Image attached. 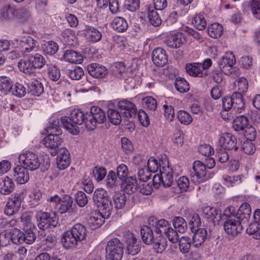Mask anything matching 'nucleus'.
<instances>
[{
    "mask_svg": "<svg viewBox=\"0 0 260 260\" xmlns=\"http://www.w3.org/2000/svg\"><path fill=\"white\" fill-rule=\"evenodd\" d=\"M158 220L154 216H151L147 220V248L149 251L153 250L157 253H161L165 250L166 242L160 236L154 235V228L156 227Z\"/></svg>",
    "mask_w": 260,
    "mask_h": 260,
    "instance_id": "nucleus-1",
    "label": "nucleus"
},
{
    "mask_svg": "<svg viewBox=\"0 0 260 260\" xmlns=\"http://www.w3.org/2000/svg\"><path fill=\"white\" fill-rule=\"evenodd\" d=\"M85 114L79 109L72 111L70 117L61 118L60 121L63 126L70 133L77 135L79 132V125L82 124L85 120Z\"/></svg>",
    "mask_w": 260,
    "mask_h": 260,
    "instance_id": "nucleus-2",
    "label": "nucleus"
},
{
    "mask_svg": "<svg viewBox=\"0 0 260 260\" xmlns=\"http://www.w3.org/2000/svg\"><path fill=\"white\" fill-rule=\"evenodd\" d=\"M94 204L103 212L105 216L109 217L113 210V205L107 191L102 188L96 189L93 195Z\"/></svg>",
    "mask_w": 260,
    "mask_h": 260,
    "instance_id": "nucleus-3",
    "label": "nucleus"
},
{
    "mask_svg": "<svg viewBox=\"0 0 260 260\" xmlns=\"http://www.w3.org/2000/svg\"><path fill=\"white\" fill-rule=\"evenodd\" d=\"M106 260H121L123 254V245L117 238L110 240L106 248Z\"/></svg>",
    "mask_w": 260,
    "mask_h": 260,
    "instance_id": "nucleus-4",
    "label": "nucleus"
},
{
    "mask_svg": "<svg viewBox=\"0 0 260 260\" xmlns=\"http://www.w3.org/2000/svg\"><path fill=\"white\" fill-rule=\"evenodd\" d=\"M38 225L41 231L56 227L58 218L54 214L39 211L36 215Z\"/></svg>",
    "mask_w": 260,
    "mask_h": 260,
    "instance_id": "nucleus-5",
    "label": "nucleus"
},
{
    "mask_svg": "<svg viewBox=\"0 0 260 260\" xmlns=\"http://www.w3.org/2000/svg\"><path fill=\"white\" fill-rule=\"evenodd\" d=\"M122 241L125 243L126 252L128 254L134 255L140 250L139 242L137 241L135 235L129 231H125L122 234Z\"/></svg>",
    "mask_w": 260,
    "mask_h": 260,
    "instance_id": "nucleus-6",
    "label": "nucleus"
},
{
    "mask_svg": "<svg viewBox=\"0 0 260 260\" xmlns=\"http://www.w3.org/2000/svg\"><path fill=\"white\" fill-rule=\"evenodd\" d=\"M19 161L23 165V167L31 171L38 169L40 166L38 155L30 151L20 154Z\"/></svg>",
    "mask_w": 260,
    "mask_h": 260,
    "instance_id": "nucleus-7",
    "label": "nucleus"
},
{
    "mask_svg": "<svg viewBox=\"0 0 260 260\" xmlns=\"http://www.w3.org/2000/svg\"><path fill=\"white\" fill-rule=\"evenodd\" d=\"M242 220L237 216L228 217L223 224L225 232L233 236L237 235L243 230Z\"/></svg>",
    "mask_w": 260,
    "mask_h": 260,
    "instance_id": "nucleus-8",
    "label": "nucleus"
},
{
    "mask_svg": "<svg viewBox=\"0 0 260 260\" xmlns=\"http://www.w3.org/2000/svg\"><path fill=\"white\" fill-rule=\"evenodd\" d=\"M22 194L21 193H15L9 198V200L5 206L4 213L8 216L15 214L20 209L22 201Z\"/></svg>",
    "mask_w": 260,
    "mask_h": 260,
    "instance_id": "nucleus-9",
    "label": "nucleus"
},
{
    "mask_svg": "<svg viewBox=\"0 0 260 260\" xmlns=\"http://www.w3.org/2000/svg\"><path fill=\"white\" fill-rule=\"evenodd\" d=\"M191 173L192 179L194 182H201L206 179V167L200 161H195Z\"/></svg>",
    "mask_w": 260,
    "mask_h": 260,
    "instance_id": "nucleus-10",
    "label": "nucleus"
},
{
    "mask_svg": "<svg viewBox=\"0 0 260 260\" xmlns=\"http://www.w3.org/2000/svg\"><path fill=\"white\" fill-rule=\"evenodd\" d=\"M118 106L123 110V115L127 118H133L137 115V108L135 105L127 100H122L118 102Z\"/></svg>",
    "mask_w": 260,
    "mask_h": 260,
    "instance_id": "nucleus-11",
    "label": "nucleus"
},
{
    "mask_svg": "<svg viewBox=\"0 0 260 260\" xmlns=\"http://www.w3.org/2000/svg\"><path fill=\"white\" fill-rule=\"evenodd\" d=\"M185 43V36L181 32L169 35L166 37L165 40L166 44L172 48H179Z\"/></svg>",
    "mask_w": 260,
    "mask_h": 260,
    "instance_id": "nucleus-12",
    "label": "nucleus"
},
{
    "mask_svg": "<svg viewBox=\"0 0 260 260\" xmlns=\"http://www.w3.org/2000/svg\"><path fill=\"white\" fill-rule=\"evenodd\" d=\"M152 60L158 67H163L168 62V55L166 52L161 48H156L152 53Z\"/></svg>",
    "mask_w": 260,
    "mask_h": 260,
    "instance_id": "nucleus-13",
    "label": "nucleus"
},
{
    "mask_svg": "<svg viewBox=\"0 0 260 260\" xmlns=\"http://www.w3.org/2000/svg\"><path fill=\"white\" fill-rule=\"evenodd\" d=\"M70 152L67 149L61 148L59 149V154L56 158V165L58 169L64 170L70 165Z\"/></svg>",
    "mask_w": 260,
    "mask_h": 260,
    "instance_id": "nucleus-14",
    "label": "nucleus"
},
{
    "mask_svg": "<svg viewBox=\"0 0 260 260\" xmlns=\"http://www.w3.org/2000/svg\"><path fill=\"white\" fill-rule=\"evenodd\" d=\"M87 71L95 78H103L108 74V71L104 66L96 63L89 64L87 66Z\"/></svg>",
    "mask_w": 260,
    "mask_h": 260,
    "instance_id": "nucleus-15",
    "label": "nucleus"
},
{
    "mask_svg": "<svg viewBox=\"0 0 260 260\" xmlns=\"http://www.w3.org/2000/svg\"><path fill=\"white\" fill-rule=\"evenodd\" d=\"M221 146L224 150H232L237 151L238 147L236 145L237 140L235 137L230 134H225L220 139Z\"/></svg>",
    "mask_w": 260,
    "mask_h": 260,
    "instance_id": "nucleus-16",
    "label": "nucleus"
},
{
    "mask_svg": "<svg viewBox=\"0 0 260 260\" xmlns=\"http://www.w3.org/2000/svg\"><path fill=\"white\" fill-rule=\"evenodd\" d=\"M28 169L22 166H17L13 170L14 177L16 181L19 184H24L29 179Z\"/></svg>",
    "mask_w": 260,
    "mask_h": 260,
    "instance_id": "nucleus-17",
    "label": "nucleus"
},
{
    "mask_svg": "<svg viewBox=\"0 0 260 260\" xmlns=\"http://www.w3.org/2000/svg\"><path fill=\"white\" fill-rule=\"evenodd\" d=\"M107 217L103 212H96L88 218V225L92 230L96 229L101 226L105 222V218Z\"/></svg>",
    "mask_w": 260,
    "mask_h": 260,
    "instance_id": "nucleus-18",
    "label": "nucleus"
},
{
    "mask_svg": "<svg viewBox=\"0 0 260 260\" xmlns=\"http://www.w3.org/2000/svg\"><path fill=\"white\" fill-rule=\"evenodd\" d=\"M62 140L60 135L50 133L43 140V144L50 149L57 148L62 143Z\"/></svg>",
    "mask_w": 260,
    "mask_h": 260,
    "instance_id": "nucleus-19",
    "label": "nucleus"
},
{
    "mask_svg": "<svg viewBox=\"0 0 260 260\" xmlns=\"http://www.w3.org/2000/svg\"><path fill=\"white\" fill-rule=\"evenodd\" d=\"M15 188L13 181L8 176L0 179V192L4 195L10 194Z\"/></svg>",
    "mask_w": 260,
    "mask_h": 260,
    "instance_id": "nucleus-20",
    "label": "nucleus"
},
{
    "mask_svg": "<svg viewBox=\"0 0 260 260\" xmlns=\"http://www.w3.org/2000/svg\"><path fill=\"white\" fill-rule=\"evenodd\" d=\"M18 67L21 72L25 74L32 75L36 73V69L29 57L26 59H20L18 63Z\"/></svg>",
    "mask_w": 260,
    "mask_h": 260,
    "instance_id": "nucleus-21",
    "label": "nucleus"
},
{
    "mask_svg": "<svg viewBox=\"0 0 260 260\" xmlns=\"http://www.w3.org/2000/svg\"><path fill=\"white\" fill-rule=\"evenodd\" d=\"M185 69L187 73L192 76L204 77L207 75L206 71L203 72L201 70V64L199 63L187 64Z\"/></svg>",
    "mask_w": 260,
    "mask_h": 260,
    "instance_id": "nucleus-22",
    "label": "nucleus"
},
{
    "mask_svg": "<svg viewBox=\"0 0 260 260\" xmlns=\"http://www.w3.org/2000/svg\"><path fill=\"white\" fill-rule=\"evenodd\" d=\"M16 9L10 5H6L2 7L0 11V15L2 18L5 20L10 21L14 20L17 16Z\"/></svg>",
    "mask_w": 260,
    "mask_h": 260,
    "instance_id": "nucleus-23",
    "label": "nucleus"
},
{
    "mask_svg": "<svg viewBox=\"0 0 260 260\" xmlns=\"http://www.w3.org/2000/svg\"><path fill=\"white\" fill-rule=\"evenodd\" d=\"M194 233L192 237L193 245L195 247L201 246L205 241L207 236V231L203 228L194 229Z\"/></svg>",
    "mask_w": 260,
    "mask_h": 260,
    "instance_id": "nucleus-24",
    "label": "nucleus"
},
{
    "mask_svg": "<svg viewBox=\"0 0 260 260\" xmlns=\"http://www.w3.org/2000/svg\"><path fill=\"white\" fill-rule=\"evenodd\" d=\"M63 247L66 249L74 247L79 242L71 231L65 232L61 239Z\"/></svg>",
    "mask_w": 260,
    "mask_h": 260,
    "instance_id": "nucleus-25",
    "label": "nucleus"
},
{
    "mask_svg": "<svg viewBox=\"0 0 260 260\" xmlns=\"http://www.w3.org/2000/svg\"><path fill=\"white\" fill-rule=\"evenodd\" d=\"M70 231L79 242H81L86 238L87 235L86 228L80 223L75 224Z\"/></svg>",
    "mask_w": 260,
    "mask_h": 260,
    "instance_id": "nucleus-26",
    "label": "nucleus"
},
{
    "mask_svg": "<svg viewBox=\"0 0 260 260\" xmlns=\"http://www.w3.org/2000/svg\"><path fill=\"white\" fill-rule=\"evenodd\" d=\"M59 207L58 211L60 213H64L68 211H72L73 210V200L69 196H66L63 197V199L60 200Z\"/></svg>",
    "mask_w": 260,
    "mask_h": 260,
    "instance_id": "nucleus-27",
    "label": "nucleus"
},
{
    "mask_svg": "<svg viewBox=\"0 0 260 260\" xmlns=\"http://www.w3.org/2000/svg\"><path fill=\"white\" fill-rule=\"evenodd\" d=\"M90 113L97 124H102L107 119L105 112L99 107H92L90 109Z\"/></svg>",
    "mask_w": 260,
    "mask_h": 260,
    "instance_id": "nucleus-28",
    "label": "nucleus"
},
{
    "mask_svg": "<svg viewBox=\"0 0 260 260\" xmlns=\"http://www.w3.org/2000/svg\"><path fill=\"white\" fill-rule=\"evenodd\" d=\"M249 125V120L247 116L241 115L237 117L233 121V127L236 131L244 130Z\"/></svg>",
    "mask_w": 260,
    "mask_h": 260,
    "instance_id": "nucleus-29",
    "label": "nucleus"
},
{
    "mask_svg": "<svg viewBox=\"0 0 260 260\" xmlns=\"http://www.w3.org/2000/svg\"><path fill=\"white\" fill-rule=\"evenodd\" d=\"M138 177L139 180L138 190L143 195H145L146 194V186L145 185L146 174L145 168H142L139 169Z\"/></svg>",
    "mask_w": 260,
    "mask_h": 260,
    "instance_id": "nucleus-30",
    "label": "nucleus"
},
{
    "mask_svg": "<svg viewBox=\"0 0 260 260\" xmlns=\"http://www.w3.org/2000/svg\"><path fill=\"white\" fill-rule=\"evenodd\" d=\"M63 57L66 61L71 63H80L82 60V55L72 50H67Z\"/></svg>",
    "mask_w": 260,
    "mask_h": 260,
    "instance_id": "nucleus-31",
    "label": "nucleus"
},
{
    "mask_svg": "<svg viewBox=\"0 0 260 260\" xmlns=\"http://www.w3.org/2000/svg\"><path fill=\"white\" fill-rule=\"evenodd\" d=\"M251 209L250 205L248 203L242 204L237 212L238 217L241 219L242 221H246L250 218Z\"/></svg>",
    "mask_w": 260,
    "mask_h": 260,
    "instance_id": "nucleus-32",
    "label": "nucleus"
},
{
    "mask_svg": "<svg viewBox=\"0 0 260 260\" xmlns=\"http://www.w3.org/2000/svg\"><path fill=\"white\" fill-rule=\"evenodd\" d=\"M43 45V51L44 53L48 55H53L58 50V45L57 43L52 41H44Z\"/></svg>",
    "mask_w": 260,
    "mask_h": 260,
    "instance_id": "nucleus-33",
    "label": "nucleus"
},
{
    "mask_svg": "<svg viewBox=\"0 0 260 260\" xmlns=\"http://www.w3.org/2000/svg\"><path fill=\"white\" fill-rule=\"evenodd\" d=\"M39 237L42 242H45L50 247L54 246L57 242L56 238L54 235L50 233L47 234L45 231L39 232Z\"/></svg>",
    "mask_w": 260,
    "mask_h": 260,
    "instance_id": "nucleus-34",
    "label": "nucleus"
},
{
    "mask_svg": "<svg viewBox=\"0 0 260 260\" xmlns=\"http://www.w3.org/2000/svg\"><path fill=\"white\" fill-rule=\"evenodd\" d=\"M108 117L111 123L117 125L121 122V116L115 109L109 108L107 112Z\"/></svg>",
    "mask_w": 260,
    "mask_h": 260,
    "instance_id": "nucleus-35",
    "label": "nucleus"
},
{
    "mask_svg": "<svg viewBox=\"0 0 260 260\" xmlns=\"http://www.w3.org/2000/svg\"><path fill=\"white\" fill-rule=\"evenodd\" d=\"M114 29L119 32H123L128 28V24L124 18L121 17H116L112 22Z\"/></svg>",
    "mask_w": 260,
    "mask_h": 260,
    "instance_id": "nucleus-36",
    "label": "nucleus"
},
{
    "mask_svg": "<svg viewBox=\"0 0 260 260\" xmlns=\"http://www.w3.org/2000/svg\"><path fill=\"white\" fill-rule=\"evenodd\" d=\"M222 25L217 23L212 24L208 28V33L213 38L220 37L222 34Z\"/></svg>",
    "mask_w": 260,
    "mask_h": 260,
    "instance_id": "nucleus-37",
    "label": "nucleus"
},
{
    "mask_svg": "<svg viewBox=\"0 0 260 260\" xmlns=\"http://www.w3.org/2000/svg\"><path fill=\"white\" fill-rule=\"evenodd\" d=\"M147 17L151 24L155 27L158 26L161 23V20L156 10L151 9L149 7Z\"/></svg>",
    "mask_w": 260,
    "mask_h": 260,
    "instance_id": "nucleus-38",
    "label": "nucleus"
},
{
    "mask_svg": "<svg viewBox=\"0 0 260 260\" xmlns=\"http://www.w3.org/2000/svg\"><path fill=\"white\" fill-rule=\"evenodd\" d=\"M136 180L132 177H128L125 180L124 191L127 194L134 193L138 189Z\"/></svg>",
    "mask_w": 260,
    "mask_h": 260,
    "instance_id": "nucleus-39",
    "label": "nucleus"
},
{
    "mask_svg": "<svg viewBox=\"0 0 260 260\" xmlns=\"http://www.w3.org/2000/svg\"><path fill=\"white\" fill-rule=\"evenodd\" d=\"M12 89V82L10 79L6 76L0 77V91L7 94Z\"/></svg>",
    "mask_w": 260,
    "mask_h": 260,
    "instance_id": "nucleus-40",
    "label": "nucleus"
},
{
    "mask_svg": "<svg viewBox=\"0 0 260 260\" xmlns=\"http://www.w3.org/2000/svg\"><path fill=\"white\" fill-rule=\"evenodd\" d=\"M232 102L234 109L242 110L244 106V102L242 95L240 92H235L232 95Z\"/></svg>",
    "mask_w": 260,
    "mask_h": 260,
    "instance_id": "nucleus-41",
    "label": "nucleus"
},
{
    "mask_svg": "<svg viewBox=\"0 0 260 260\" xmlns=\"http://www.w3.org/2000/svg\"><path fill=\"white\" fill-rule=\"evenodd\" d=\"M38 42L30 37L27 38L22 45V49L25 52L36 50L38 49Z\"/></svg>",
    "mask_w": 260,
    "mask_h": 260,
    "instance_id": "nucleus-42",
    "label": "nucleus"
},
{
    "mask_svg": "<svg viewBox=\"0 0 260 260\" xmlns=\"http://www.w3.org/2000/svg\"><path fill=\"white\" fill-rule=\"evenodd\" d=\"M162 184V178L161 174L160 175L158 174H155L153 177L152 181L147 183V195L150 194L153 191V185L155 189L158 188L160 184Z\"/></svg>",
    "mask_w": 260,
    "mask_h": 260,
    "instance_id": "nucleus-43",
    "label": "nucleus"
},
{
    "mask_svg": "<svg viewBox=\"0 0 260 260\" xmlns=\"http://www.w3.org/2000/svg\"><path fill=\"white\" fill-rule=\"evenodd\" d=\"M113 201L115 208L120 209L125 205L126 201V195L123 193L116 192L113 197Z\"/></svg>",
    "mask_w": 260,
    "mask_h": 260,
    "instance_id": "nucleus-44",
    "label": "nucleus"
},
{
    "mask_svg": "<svg viewBox=\"0 0 260 260\" xmlns=\"http://www.w3.org/2000/svg\"><path fill=\"white\" fill-rule=\"evenodd\" d=\"M236 63V59L233 53L227 54L221 58L218 61L219 67L220 69L224 68L228 64L234 65Z\"/></svg>",
    "mask_w": 260,
    "mask_h": 260,
    "instance_id": "nucleus-45",
    "label": "nucleus"
},
{
    "mask_svg": "<svg viewBox=\"0 0 260 260\" xmlns=\"http://www.w3.org/2000/svg\"><path fill=\"white\" fill-rule=\"evenodd\" d=\"M29 57L36 70L37 68H42L46 63L44 57L40 54L37 53L34 55L29 56Z\"/></svg>",
    "mask_w": 260,
    "mask_h": 260,
    "instance_id": "nucleus-46",
    "label": "nucleus"
},
{
    "mask_svg": "<svg viewBox=\"0 0 260 260\" xmlns=\"http://www.w3.org/2000/svg\"><path fill=\"white\" fill-rule=\"evenodd\" d=\"M174 228L179 233H184L187 228V223L185 220L181 217H176L173 220Z\"/></svg>",
    "mask_w": 260,
    "mask_h": 260,
    "instance_id": "nucleus-47",
    "label": "nucleus"
},
{
    "mask_svg": "<svg viewBox=\"0 0 260 260\" xmlns=\"http://www.w3.org/2000/svg\"><path fill=\"white\" fill-rule=\"evenodd\" d=\"M29 88L31 93L35 96H40L44 92L42 84L37 80L32 81Z\"/></svg>",
    "mask_w": 260,
    "mask_h": 260,
    "instance_id": "nucleus-48",
    "label": "nucleus"
},
{
    "mask_svg": "<svg viewBox=\"0 0 260 260\" xmlns=\"http://www.w3.org/2000/svg\"><path fill=\"white\" fill-rule=\"evenodd\" d=\"M192 23L194 27L199 30H204L206 26V21L204 16L201 14L196 15L192 20Z\"/></svg>",
    "mask_w": 260,
    "mask_h": 260,
    "instance_id": "nucleus-49",
    "label": "nucleus"
},
{
    "mask_svg": "<svg viewBox=\"0 0 260 260\" xmlns=\"http://www.w3.org/2000/svg\"><path fill=\"white\" fill-rule=\"evenodd\" d=\"M179 246L181 252L188 253L191 246L190 238L185 236L181 237L179 240Z\"/></svg>",
    "mask_w": 260,
    "mask_h": 260,
    "instance_id": "nucleus-50",
    "label": "nucleus"
},
{
    "mask_svg": "<svg viewBox=\"0 0 260 260\" xmlns=\"http://www.w3.org/2000/svg\"><path fill=\"white\" fill-rule=\"evenodd\" d=\"M162 178V185L168 187L171 186L173 182V171L169 169L168 171H165L161 172Z\"/></svg>",
    "mask_w": 260,
    "mask_h": 260,
    "instance_id": "nucleus-51",
    "label": "nucleus"
},
{
    "mask_svg": "<svg viewBox=\"0 0 260 260\" xmlns=\"http://www.w3.org/2000/svg\"><path fill=\"white\" fill-rule=\"evenodd\" d=\"M107 174L106 170L102 167L96 166L92 170L93 176L98 181H101L104 179Z\"/></svg>",
    "mask_w": 260,
    "mask_h": 260,
    "instance_id": "nucleus-52",
    "label": "nucleus"
},
{
    "mask_svg": "<svg viewBox=\"0 0 260 260\" xmlns=\"http://www.w3.org/2000/svg\"><path fill=\"white\" fill-rule=\"evenodd\" d=\"M88 39L93 42L100 41L102 38V34L94 28H90L87 30Z\"/></svg>",
    "mask_w": 260,
    "mask_h": 260,
    "instance_id": "nucleus-53",
    "label": "nucleus"
},
{
    "mask_svg": "<svg viewBox=\"0 0 260 260\" xmlns=\"http://www.w3.org/2000/svg\"><path fill=\"white\" fill-rule=\"evenodd\" d=\"M12 241L16 244H20L24 243L23 237L24 233L20 230L15 228L11 232Z\"/></svg>",
    "mask_w": 260,
    "mask_h": 260,
    "instance_id": "nucleus-54",
    "label": "nucleus"
},
{
    "mask_svg": "<svg viewBox=\"0 0 260 260\" xmlns=\"http://www.w3.org/2000/svg\"><path fill=\"white\" fill-rule=\"evenodd\" d=\"M249 6L254 17L260 20V1L252 0L250 2Z\"/></svg>",
    "mask_w": 260,
    "mask_h": 260,
    "instance_id": "nucleus-55",
    "label": "nucleus"
},
{
    "mask_svg": "<svg viewBox=\"0 0 260 260\" xmlns=\"http://www.w3.org/2000/svg\"><path fill=\"white\" fill-rule=\"evenodd\" d=\"M68 75L73 80H79L84 75L83 69L79 67H76L73 69L69 70Z\"/></svg>",
    "mask_w": 260,
    "mask_h": 260,
    "instance_id": "nucleus-56",
    "label": "nucleus"
},
{
    "mask_svg": "<svg viewBox=\"0 0 260 260\" xmlns=\"http://www.w3.org/2000/svg\"><path fill=\"white\" fill-rule=\"evenodd\" d=\"M168 226V222L164 219L158 220L157 226L154 228V235H161V233L164 232L165 233L167 232L166 230Z\"/></svg>",
    "mask_w": 260,
    "mask_h": 260,
    "instance_id": "nucleus-57",
    "label": "nucleus"
},
{
    "mask_svg": "<svg viewBox=\"0 0 260 260\" xmlns=\"http://www.w3.org/2000/svg\"><path fill=\"white\" fill-rule=\"evenodd\" d=\"M175 86L178 91L185 92L189 90L188 83L183 78L177 79L175 83Z\"/></svg>",
    "mask_w": 260,
    "mask_h": 260,
    "instance_id": "nucleus-58",
    "label": "nucleus"
},
{
    "mask_svg": "<svg viewBox=\"0 0 260 260\" xmlns=\"http://www.w3.org/2000/svg\"><path fill=\"white\" fill-rule=\"evenodd\" d=\"M17 16L16 18H18L21 22H25L28 20L30 16V13L27 9L21 8L16 10Z\"/></svg>",
    "mask_w": 260,
    "mask_h": 260,
    "instance_id": "nucleus-59",
    "label": "nucleus"
},
{
    "mask_svg": "<svg viewBox=\"0 0 260 260\" xmlns=\"http://www.w3.org/2000/svg\"><path fill=\"white\" fill-rule=\"evenodd\" d=\"M84 122L87 129L89 131L94 130L97 126V123L95 122L94 119L92 118V116L90 113L85 114Z\"/></svg>",
    "mask_w": 260,
    "mask_h": 260,
    "instance_id": "nucleus-60",
    "label": "nucleus"
},
{
    "mask_svg": "<svg viewBox=\"0 0 260 260\" xmlns=\"http://www.w3.org/2000/svg\"><path fill=\"white\" fill-rule=\"evenodd\" d=\"M203 214L207 219L213 220L217 215V212L215 208L207 206L203 209Z\"/></svg>",
    "mask_w": 260,
    "mask_h": 260,
    "instance_id": "nucleus-61",
    "label": "nucleus"
},
{
    "mask_svg": "<svg viewBox=\"0 0 260 260\" xmlns=\"http://www.w3.org/2000/svg\"><path fill=\"white\" fill-rule=\"evenodd\" d=\"M174 144L178 148L182 147L184 144V135L181 131L177 130L172 139Z\"/></svg>",
    "mask_w": 260,
    "mask_h": 260,
    "instance_id": "nucleus-62",
    "label": "nucleus"
},
{
    "mask_svg": "<svg viewBox=\"0 0 260 260\" xmlns=\"http://www.w3.org/2000/svg\"><path fill=\"white\" fill-rule=\"evenodd\" d=\"M177 118L181 123L186 125L190 124L192 121L190 115L185 111H180L178 113Z\"/></svg>",
    "mask_w": 260,
    "mask_h": 260,
    "instance_id": "nucleus-63",
    "label": "nucleus"
},
{
    "mask_svg": "<svg viewBox=\"0 0 260 260\" xmlns=\"http://www.w3.org/2000/svg\"><path fill=\"white\" fill-rule=\"evenodd\" d=\"M12 90L13 94L18 97L24 96L27 92L25 87L23 84L18 83L15 84Z\"/></svg>",
    "mask_w": 260,
    "mask_h": 260,
    "instance_id": "nucleus-64",
    "label": "nucleus"
}]
</instances>
